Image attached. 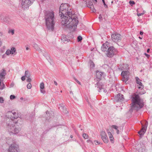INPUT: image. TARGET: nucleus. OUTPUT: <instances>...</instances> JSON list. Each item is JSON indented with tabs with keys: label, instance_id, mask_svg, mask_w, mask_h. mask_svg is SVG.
<instances>
[{
	"label": "nucleus",
	"instance_id": "15",
	"mask_svg": "<svg viewBox=\"0 0 152 152\" xmlns=\"http://www.w3.org/2000/svg\"><path fill=\"white\" fill-rule=\"evenodd\" d=\"M11 113L12 114L11 115V119L13 120V119H17L18 118V113L13 112L12 111H11Z\"/></svg>",
	"mask_w": 152,
	"mask_h": 152
},
{
	"label": "nucleus",
	"instance_id": "28",
	"mask_svg": "<svg viewBox=\"0 0 152 152\" xmlns=\"http://www.w3.org/2000/svg\"><path fill=\"white\" fill-rule=\"evenodd\" d=\"M83 137L85 139H87L88 137V135L85 133H84L83 134Z\"/></svg>",
	"mask_w": 152,
	"mask_h": 152
},
{
	"label": "nucleus",
	"instance_id": "34",
	"mask_svg": "<svg viewBox=\"0 0 152 152\" xmlns=\"http://www.w3.org/2000/svg\"><path fill=\"white\" fill-rule=\"evenodd\" d=\"M102 2L103 3L104 5V7L106 8H107L108 7V6L107 5L105 4L104 0H102Z\"/></svg>",
	"mask_w": 152,
	"mask_h": 152
},
{
	"label": "nucleus",
	"instance_id": "1",
	"mask_svg": "<svg viewBox=\"0 0 152 152\" xmlns=\"http://www.w3.org/2000/svg\"><path fill=\"white\" fill-rule=\"evenodd\" d=\"M69 8L67 4H61L59 8V14L61 18V25L68 28L75 30L78 23L77 17L68 11Z\"/></svg>",
	"mask_w": 152,
	"mask_h": 152
},
{
	"label": "nucleus",
	"instance_id": "18",
	"mask_svg": "<svg viewBox=\"0 0 152 152\" xmlns=\"http://www.w3.org/2000/svg\"><path fill=\"white\" fill-rule=\"evenodd\" d=\"M6 74V71L4 69H2L0 73V78H4Z\"/></svg>",
	"mask_w": 152,
	"mask_h": 152
},
{
	"label": "nucleus",
	"instance_id": "20",
	"mask_svg": "<svg viewBox=\"0 0 152 152\" xmlns=\"http://www.w3.org/2000/svg\"><path fill=\"white\" fill-rule=\"evenodd\" d=\"M33 47L37 50L40 52H41L42 51V49L40 48L38 45L36 43L34 44L33 45Z\"/></svg>",
	"mask_w": 152,
	"mask_h": 152
},
{
	"label": "nucleus",
	"instance_id": "6",
	"mask_svg": "<svg viewBox=\"0 0 152 152\" xmlns=\"http://www.w3.org/2000/svg\"><path fill=\"white\" fill-rule=\"evenodd\" d=\"M35 0H22L21 5L22 8L24 10L28 9Z\"/></svg>",
	"mask_w": 152,
	"mask_h": 152
},
{
	"label": "nucleus",
	"instance_id": "9",
	"mask_svg": "<svg viewBox=\"0 0 152 152\" xmlns=\"http://www.w3.org/2000/svg\"><path fill=\"white\" fill-rule=\"evenodd\" d=\"M100 136L101 139L104 143H107L108 142V139L106 133L104 131H102L101 132Z\"/></svg>",
	"mask_w": 152,
	"mask_h": 152
},
{
	"label": "nucleus",
	"instance_id": "16",
	"mask_svg": "<svg viewBox=\"0 0 152 152\" xmlns=\"http://www.w3.org/2000/svg\"><path fill=\"white\" fill-rule=\"evenodd\" d=\"M108 44V42H106L103 44L101 48V49L102 51H107V50H108V48H109Z\"/></svg>",
	"mask_w": 152,
	"mask_h": 152
},
{
	"label": "nucleus",
	"instance_id": "44",
	"mask_svg": "<svg viewBox=\"0 0 152 152\" xmlns=\"http://www.w3.org/2000/svg\"><path fill=\"white\" fill-rule=\"evenodd\" d=\"M144 54L145 56L146 57H147L148 58H149L150 56L149 55L145 53H144Z\"/></svg>",
	"mask_w": 152,
	"mask_h": 152
},
{
	"label": "nucleus",
	"instance_id": "14",
	"mask_svg": "<svg viewBox=\"0 0 152 152\" xmlns=\"http://www.w3.org/2000/svg\"><path fill=\"white\" fill-rule=\"evenodd\" d=\"M135 78L136 83L138 84L137 85V86H138V88L140 89H143L144 88V86L141 82V80L138 77H136Z\"/></svg>",
	"mask_w": 152,
	"mask_h": 152
},
{
	"label": "nucleus",
	"instance_id": "42",
	"mask_svg": "<svg viewBox=\"0 0 152 152\" xmlns=\"http://www.w3.org/2000/svg\"><path fill=\"white\" fill-rule=\"evenodd\" d=\"M94 142H96L95 143V144L96 145H99L100 144V143L98 141H94Z\"/></svg>",
	"mask_w": 152,
	"mask_h": 152
},
{
	"label": "nucleus",
	"instance_id": "39",
	"mask_svg": "<svg viewBox=\"0 0 152 152\" xmlns=\"http://www.w3.org/2000/svg\"><path fill=\"white\" fill-rule=\"evenodd\" d=\"M7 19H8L7 18H5L4 19V21L6 23H8V21L7 20Z\"/></svg>",
	"mask_w": 152,
	"mask_h": 152
},
{
	"label": "nucleus",
	"instance_id": "50",
	"mask_svg": "<svg viewBox=\"0 0 152 152\" xmlns=\"http://www.w3.org/2000/svg\"><path fill=\"white\" fill-rule=\"evenodd\" d=\"M116 133L118 134L119 133V131L118 129L117 130Z\"/></svg>",
	"mask_w": 152,
	"mask_h": 152
},
{
	"label": "nucleus",
	"instance_id": "36",
	"mask_svg": "<svg viewBox=\"0 0 152 152\" xmlns=\"http://www.w3.org/2000/svg\"><path fill=\"white\" fill-rule=\"evenodd\" d=\"M4 100L2 97H0V103H3Z\"/></svg>",
	"mask_w": 152,
	"mask_h": 152
},
{
	"label": "nucleus",
	"instance_id": "10",
	"mask_svg": "<svg viewBox=\"0 0 152 152\" xmlns=\"http://www.w3.org/2000/svg\"><path fill=\"white\" fill-rule=\"evenodd\" d=\"M148 122L146 121L145 122V126L142 125L141 129L138 132V133L140 135L142 136L145 133L148 126Z\"/></svg>",
	"mask_w": 152,
	"mask_h": 152
},
{
	"label": "nucleus",
	"instance_id": "64",
	"mask_svg": "<svg viewBox=\"0 0 152 152\" xmlns=\"http://www.w3.org/2000/svg\"><path fill=\"white\" fill-rule=\"evenodd\" d=\"M61 92H62V91H61Z\"/></svg>",
	"mask_w": 152,
	"mask_h": 152
},
{
	"label": "nucleus",
	"instance_id": "60",
	"mask_svg": "<svg viewBox=\"0 0 152 152\" xmlns=\"http://www.w3.org/2000/svg\"><path fill=\"white\" fill-rule=\"evenodd\" d=\"M23 99V97H21V98H20V99H21V100H22V99Z\"/></svg>",
	"mask_w": 152,
	"mask_h": 152
},
{
	"label": "nucleus",
	"instance_id": "5",
	"mask_svg": "<svg viewBox=\"0 0 152 152\" xmlns=\"http://www.w3.org/2000/svg\"><path fill=\"white\" fill-rule=\"evenodd\" d=\"M106 55L109 58H112L117 53V51L114 47H109L106 52Z\"/></svg>",
	"mask_w": 152,
	"mask_h": 152
},
{
	"label": "nucleus",
	"instance_id": "33",
	"mask_svg": "<svg viewBox=\"0 0 152 152\" xmlns=\"http://www.w3.org/2000/svg\"><path fill=\"white\" fill-rule=\"evenodd\" d=\"M10 98L12 100L15 98V96L14 95H11L10 96Z\"/></svg>",
	"mask_w": 152,
	"mask_h": 152
},
{
	"label": "nucleus",
	"instance_id": "62",
	"mask_svg": "<svg viewBox=\"0 0 152 152\" xmlns=\"http://www.w3.org/2000/svg\"><path fill=\"white\" fill-rule=\"evenodd\" d=\"M144 93H141L140 94H144Z\"/></svg>",
	"mask_w": 152,
	"mask_h": 152
},
{
	"label": "nucleus",
	"instance_id": "12",
	"mask_svg": "<svg viewBox=\"0 0 152 152\" xmlns=\"http://www.w3.org/2000/svg\"><path fill=\"white\" fill-rule=\"evenodd\" d=\"M129 73L127 71H123L122 72L121 75L124 78L123 80V81L126 82L128 80Z\"/></svg>",
	"mask_w": 152,
	"mask_h": 152
},
{
	"label": "nucleus",
	"instance_id": "53",
	"mask_svg": "<svg viewBox=\"0 0 152 152\" xmlns=\"http://www.w3.org/2000/svg\"><path fill=\"white\" fill-rule=\"evenodd\" d=\"M46 113L47 114H48L49 113V112L48 111H47L46 112Z\"/></svg>",
	"mask_w": 152,
	"mask_h": 152
},
{
	"label": "nucleus",
	"instance_id": "40",
	"mask_svg": "<svg viewBox=\"0 0 152 152\" xmlns=\"http://www.w3.org/2000/svg\"><path fill=\"white\" fill-rule=\"evenodd\" d=\"M14 83H12L10 85V88L13 87L14 86Z\"/></svg>",
	"mask_w": 152,
	"mask_h": 152
},
{
	"label": "nucleus",
	"instance_id": "54",
	"mask_svg": "<svg viewBox=\"0 0 152 152\" xmlns=\"http://www.w3.org/2000/svg\"><path fill=\"white\" fill-rule=\"evenodd\" d=\"M2 16V14L1 13H0V18Z\"/></svg>",
	"mask_w": 152,
	"mask_h": 152
},
{
	"label": "nucleus",
	"instance_id": "22",
	"mask_svg": "<svg viewBox=\"0 0 152 152\" xmlns=\"http://www.w3.org/2000/svg\"><path fill=\"white\" fill-rule=\"evenodd\" d=\"M85 3L86 4L87 6H91L92 5V3L90 0H84Z\"/></svg>",
	"mask_w": 152,
	"mask_h": 152
},
{
	"label": "nucleus",
	"instance_id": "59",
	"mask_svg": "<svg viewBox=\"0 0 152 152\" xmlns=\"http://www.w3.org/2000/svg\"><path fill=\"white\" fill-rule=\"evenodd\" d=\"M70 94H73V93H72V91H71L70 92Z\"/></svg>",
	"mask_w": 152,
	"mask_h": 152
},
{
	"label": "nucleus",
	"instance_id": "32",
	"mask_svg": "<svg viewBox=\"0 0 152 152\" xmlns=\"http://www.w3.org/2000/svg\"><path fill=\"white\" fill-rule=\"evenodd\" d=\"M31 86H32L31 84L30 83H29L28 84L27 86V88L28 89H31Z\"/></svg>",
	"mask_w": 152,
	"mask_h": 152
},
{
	"label": "nucleus",
	"instance_id": "52",
	"mask_svg": "<svg viewBox=\"0 0 152 152\" xmlns=\"http://www.w3.org/2000/svg\"><path fill=\"white\" fill-rule=\"evenodd\" d=\"M87 102H88L89 104H90L91 107V103L89 102V101H87Z\"/></svg>",
	"mask_w": 152,
	"mask_h": 152
},
{
	"label": "nucleus",
	"instance_id": "38",
	"mask_svg": "<svg viewBox=\"0 0 152 152\" xmlns=\"http://www.w3.org/2000/svg\"><path fill=\"white\" fill-rule=\"evenodd\" d=\"M129 3L131 4H132V5H133L135 4L134 2L133 1H130L129 2Z\"/></svg>",
	"mask_w": 152,
	"mask_h": 152
},
{
	"label": "nucleus",
	"instance_id": "2",
	"mask_svg": "<svg viewBox=\"0 0 152 152\" xmlns=\"http://www.w3.org/2000/svg\"><path fill=\"white\" fill-rule=\"evenodd\" d=\"M131 108L130 111H132L133 110H138L143 107L144 105L143 100L141 99L139 95L135 94L132 95V97Z\"/></svg>",
	"mask_w": 152,
	"mask_h": 152
},
{
	"label": "nucleus",
	"instance_id": "21",
	"mask_svg": "<svg viewBox=\"0 0 152 152\" xmlns=\"http://www.w3.org/2000/svg\"><path fill=\"white\" fill-rule=\"evenodd\" d=\"M60 107L59 108H61L63 110V112L64 114H66L68 113V111L64 107V105L63 104H61L59 105Z\"/></svg>",
	"mask_w": 152,
	"mask_h": 152
},
{
	"label": "nucleus",
	"instance_id": "26",
	"mask_svg": "<svg viewBox=\"0 0 152 152\" xmlns=\"http://www.w3.org/2000/svg\"><path fill=\"white\" fill-rule=\"evenodd\" d=\"M88 7L90 8L93 12H95L96 11L93 4L92 5H91V6H88Z\"/></svg>",
	"mask_w": 152,
	"mask_h": 152
},
{
	"label": "nucleus",
	"instance_id": "49",
	"mask_svg": "<svg viewBox=\"0 0 152 152\" xmlns=\"http://www.w3.org/2000/svg\"><path fill=\"white\" fill-rule=\"evenodd\" d=\"M143 31H140V34L141 35H142L143 34Z\"/></svg>",
	"mask_w": 152,
	"mask_h": 152
},
{
	"label": "nucleus",
	"instance_id": "58",
	"mask_svg": "<svg viewBox=\"0 0 152 152\" xmlns=\"http://www.w3.org/2000/svg\"><path fill=\"white\" fill-rule=\"evenodd\" d=\"M89 141L91 142V141H90V140H88L87 141V142H89Z\"/></svg>",
	"mask_w": 152,
	"mask_h": 152
},
{
	"label": "nucleus",
	"instance_id": "37",
	"mask_svg": "<svg viewBox=\"0 0 152 152\" xmlns=\"http://www.w3.org/2000/svg\"><path fill=\"white\" fill-rule=\"evenodd\" d=\"M112 127L113 128H114L115 129H116V130L118 129V127L117 126H115V125H112Z\"/></svg>",
	"mask_w": 152,
	"mask_h": 152
},
{
	"label": "nucleus",
	"instance_id": "13",
	"mask_svg": "<svg viewBox=\"0 0 152 152\" xmlns=\"http://www.w3.org/2000/svg\"><path fill=\"white\" fill-rule=\"evenodd\" d=\"M95 87H97L99 89L98 90L99 92H100L101 90H103L104 92V93H106L107 91L106 90L102 88V85H101V83L99 82H97L96 84H95Z\"/></svg>",
	"mask_w": 152,
	"mask_h": 152
},
{
	"label": "nucleus",
	"instance_id": "17",
	"mask_svg": "<svg viewBox=\"0 0 152 152\" xmlns=\"http://www.w3.org/2000/svg\"><path fill=\"white\" fill-rule=\"evenodd\" d=\"M103 73L101 72L97 71L96 72V79H98L99 81L101 80L102 76L103 75Z\"/></svg>",
	"mask_w": 152,
	"mask_h": 152
},
{
	"label": "nucleus",
	"instance_id": "27",
	"mask_svg": "<svg viewBox=\"0 0 152 152\" xmlns=\"http://www.w3.org/2000/svg\"><path fill=\"white\" fill-rule=\"evenodd\" d=\"M10 50L11 51V53L12 54H13L16 51L15 48L14 47H12L11 48V49Z\"/></svg>",
	"mask_w": 152,
	"mask_h": 152
},
{
	"label": "nucleus",
	"instance_id": "55",
	"mask_svg": "<svg viewBox=\"0 0 152 152\" xmlns=\"http://www.w3.org/2000/svg\"><path fill=\"white\" fill-rule=\"evenodd\" d=\"M26 50H28L29 49V48L28 47H26Z\"/></svg>",
	"mask_w": 152,
	"mask_h": 152
},
{
	"label": "nucleus",
	"instance_id": "57",
	"mask_svg": "<svg viewBox=\"0 0 152 152\" xmlns=\"http://www.w3.org/2000/svg\"><path fill=\"white\" fill-rule=\"evenodd\" d=\"M139 38L140 39H142V37H139Z\"/></svg>",
	"mask_w": 152,
	"mask_h": 152
},
{
	"label": "nucleus",
	"instance_id": "45",
	"mask_svg": "<svg viewBox=\"0 0 152 152\" xmlns=\"http://www.w3.org/2000/svg\"><path fill=\"white\" fill-rule=\"evenodd\" d=\"M63 39V40L64 41V42L67 41V42H69V40L68 39H65V38H64L63 39Z\"/></svg>",
	"mask_w": 152,
	"mask_h": 152
},
{
	"label": "nucleus",
	"instance_id": "7",
	"mask_svg": "<svg viewBox=\"0 0 152 152\" xmlns=\"http://www.w3.org/2000/svg\"><path fill=\"white\" fill-rule=\"evenodd\" d=\"M19 149L18 145L15 142H13L9 146L8 152H19Z\"/></svg>",
	"mask_w": 152,
	"mask_h": 152
},
{
	"label": "nucleus",
	"instance_id": "19",
	"mask_svg": "<svg viewBox=\"0 0 152 152\" xmlns=\"http://www.w3.org/2000/svg\"><path fill=\"white\" fill-rule=\"evenodd\" d=\"M44 84L43 83H41L40 85V91L43 94H45V91L43 90L44 88Z\"/></svg>",
	"mask_w": 152,
	"mask_h": 152
},
{
	"label": "nucleus",
	"instance_id": "43",
	"mask_svg": "<svg viewBox=\"0 0 152 152\" xmlns=\"http://www.w3.org/2000/svg\"><path fill=\"white\" fill-rule=\"evenodd\" d=\"M75 80L76 82L78 84H79L80 85L81 84L80 83L78 80H77V79L75 78Z\"/></svg>",
	"mask_w": 152,
	"mask_h": 152
},
{
	"label": "nucleus",
	"instance_id": "56",
	"mask_svg": "<svg viewBox=\"0 0 152 152\" xmlns=\"http://www.w3.org/2000/svg\"><path fill=\"white\" fill-rule=\"evenodd\" d=\"M73 136H72V135H70V137H71V138H73Z\"/></svg>",
	"mask_w": 152,
	"mask_h": 152
},
{
	"label": "nucleus",
	"instance_id": "35",
	"mask_svg": "<svg viewBox=\"0 0 152 152\" xmlns=\"http://www.w3.org/2000/svg\"><path fill=\"white\" fill-rule=\"evenodd\" d=\"M27 79L26 80V81L27 82L30 83L31 82V80L30 78V77H27Z\"/></svg>",
	"mask_w": 152,
	"mask_h": 152
},
{
	"label": "nucleus",
	"instance_id": "3",
	"mask_svg": "<svg viewBox=\"0 0 152 152\" xmlns=\"http://www.w3.org/2000/svg\"><path fill=\"white\" fill-rule=\"evenodd\" d=\"M45 19L47 28L53 31L56 23L54 12L52 11H46L45 13Z\"/></svg>",
	"mask_w": 152,
	"mask_h": 152
},
{
	"label": "nucleus",
	"instance_id": "47",
	"mask_svg": "<svg viewBox=\"0 0 152 152\" xmlns=\"http://www.w3.org/2000/svg\"><path fill=\"white\" fill-rule=\"evenodd\" d=\"M99 19H102V16H101V15H99Z\"/></svg>",
	"mask_w": 152,
	"mask_h": 152
},
{
	"label": "nucleus",
	"instance_id": "11",
	"mask_svg": "<svg viewBox=\"0 0 152 152\" xmlns=\"http://www.w3.org/2000/svg\"><path fill=\"white\" fill-rule=\"evenodd\" d=\"M124 95L121 94H118L115 97V100L117 102H122L124 101Z\"/></svg>",
	"mask_w": 152,
	"mask_h": 152
},
{
	"label": "nucleus",
	"instance_id": "46",
	"mask_svg": "<svg viewBox=\"0 0 152 152\" xmlns=\"http://www.w3.org/2000/svg\"><path fill=\"white\" fill-rule=\"evenodd\" d=\"M143 15V13H138L137 14V15L138 16H141Z\"/></svg>",
	"mask_w": 152,
	"mask_h": 152
},
{
	"label": "nucleus",
	"instance_id": "25",
	"mask_svg": "<svg viewBox=\"0 0 152 152\" xmlns=\"http://www.w3.org/2000/svg\"><path fill=\"white\" fill-rule=\"evenodd\" d=\"M90 66L91 68H93L95 66V64L93 61L90 60Z\"/></svg>",
	"mask_w": 152,
	"mask_h": 152
},
{
	"label": "nucleus",
	"instance_id": "30",
	"mask_svg": "<svg viewBox=\"0 0 152 152\" xmlns=\"http://www.w3.org/2000/svg\"><path fill=\"white\" fill-rule=\"evenodd\" d=\"M83 38L82 37L80 36H79L77 38V40L78 42L81 41L82 40Z\"/></svg>",
	"mask_w": 152,
	"mask_h": 152
},
{
	"label": "nucleus",
	"instance_id": "63",
	"mask_svg": "<svg viewBox=\"0 0 152 152\" xmlns=\"http://www.w3.org/2000/svg\"><path fill=\"white\" fill-rule=\"evenodd\" d=\"M83 130V129H81V130Z\"/></svg>",
	"mask_w": 152,
	"mask_h": 152
},
{
	"label": "nucleus",
	"instance_id": "8",
	"mask_svg": "<svg viewBox=\"0 0 152 152\" xmlns=\"http://www.w3.org/2000/svg\"><path fill=\"white\" fill-rule=\"evenodd\" d=\"M111 39L113 42H117L121 40V36L120 34L116 33L111 35Z\"/></svg>",
	"mask_w": 152,
	"mask_h": 152
},
{
	"label": "nucleus",
	"instance_id": "23",
	"mask_svg": "<svg viewBox=\"0 0 152 152\" xmlns=\"http://www.w3.org/2000/svg\"><path fill=\"white\" fill-rule=\"evenodd\" d=\"M108 134L109 136V139L110 140V141L112 142H113V135H112L111 133L110 132H108Z\"/></svg>",
	"mask_w": 152,
	"mask_h": 152
},
{
	"label": "nucleus",
	"instance_id": "41",
	"mask_svg": "<svg viewBox=\"0 0 152 152\" xmlns=\"http://www.w3.org/2000/svg\"><path fill=\"white\" fill-rule=\"evenodd\" d=\"M25 77H26L25 76H22L21 78V80L23 81L25 80Z\"/></svg>",
	"mask_w": 152,
	"mask_h": 152
},
{
	"label": "nucleus",
	"instance_id": "4",
	"mask_svg": "<svg viewBox=\"0 0 152 152\" xmlns=\"http://www.w3.org/2000/svg\"><path fill=\"white\" fill-rule=\"evenodd\" d=\"M6 128L10 133L16 134L20 130L21 127L18 126V123L16 121L15 122L9 119L7 120Z\"/></svg>",
	"mask_w": 152,
	"mask_h": 152
},
{
	"label": "nucleus",
	"instance_id": "51",
	"mask_svg": "<svg viewBox=\"0 0 152 152\" xmlns=\"http://www.w3.org/2000/svg\"><path fill=\"white\" fill-rule=\"evenodd\" d=\"M150 50V49H148L147 50V53H148L149 52V51Z\"/></svg>",
	"mask_w": 152,
	"mask_h": 152
},
{
	"label": "nucleus",
	"instance_id": "31",
	"mask_svg": "<svg viewBox=\"0 0 152 152\" xmlns=\"http://www.w3.org/2000/svg\"><path fill=\"white\" fill-rule=\"evenodd\" d=\"M11 52L10 50H8L6 51L5 54L7 55H9L11 54Z\"/></svg>",
	"mask_w": 152,
	"mask_h": 152
},
{
	"label": "nucleus",
	"instance_id": "48",
	"mask_svg": "<svg viewBox=\"0 0 152 152\" xmlns=\"http://www.w3.org/2000/svg\"><path fill=\"white\" fill-rule=\"evenodd\" d=\"M54 84H55L57 86V85H58L57 83V82H56V81H54Z\"/></svg>",
	"mask_w": 152,
	"mask_h": 152
},
{
	"label": "nucleus",
	"instance_id": "24",
	"mask_svg": "<svg viewBox=\"0 0 152 152\" xmlns=\"http://www.w3.org/2000/svg\"><path fill=\"white\" fill-rule=\"evenodd\" d=\"M27 78L30 77L31 74L28 71H26L25 73V75Z\"/></svg>",
	"mask_w": 152,
	"mask_h": 152
},
{
	"label": "nucleus",
	"instance_id": "29",
	"mask_svg": "<svg viewBox=\"0 0 152 152\" xmlns=\"http://www.w3.org/2000/svg\"><path fill=\"white\" fill-rule=\"evenodd\" d=\"M8 33L9 34L11 33L12 35H13L14 34V30L13 29H11L9 30L8 31Z\"/></svg>",
	"mask_w": 152,
	"mask_h": 152
},
{
	"label": "nucleus",
	"instance_id": "61",
	"mask_svg": "<svg viewBox=\"0 0 152 152\" xmlns=\"http://www.w3.org/2000/svg\"><path fill=\"white\" fill-rule=\"evenodd\" d=\"M81 126V125H80L79 126V127H80Z\"/></svg>",
	"mask_w": 152,
	"mask_h": 152
}]
</instances>
